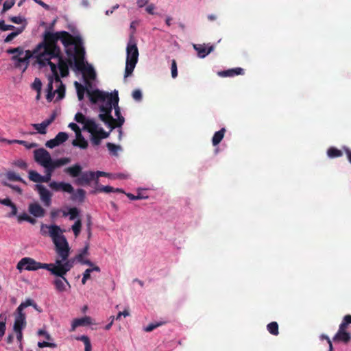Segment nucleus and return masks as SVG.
<instances>
[{"label": "nucleus", "mask_w": 351, "mask_h": 351, "mask_svg": "<svg viewBox=\"0 0 351 351\" xmlns=\"http://www.w3.org/2000/svg\"><path fill=\"white\" fill-rule=\"evenodd\" d=\"M73 35L66 31L56 32L55 33L45 31L43 34V39L33 51L26 50L25 58L28 61L34 56L36 62L41 66H45L53 63L51 60L60 53V47L58 45V40H60L64 47L71 43L73 40Z\"/></svg>", "instance_id": "1"}, {"label": "nucleus", "mask_w": 351, "mask_h": 351, "mask_svg": "<svg viewBox=\"0 0 351 351\" xmlns=\"http://www.w3.org/2000/svg\"><path fill=\"white\" fill-rule=\"evenodd\" d=\"M73 38H74L71 43L64 47L66 55L74 59V67L76 70L84 72V76L90 80H94L96 74L93 68L90 66H86L84 64L85 50L82 38L80 36H73Z\"/></svg>", "instance_id": "2"}, {"label": "nucleus", "mask_w": 351, "mask_h": 351, "mask_svg": "<svg viewBox=\"0 0 351 351\" xmlns=\"http://www.w3.org/2000/svg\"><path fill=\"white\" fill-rule=\"evenodd\" d=\"M43 228L49 229V234L55 245L56 253L62 261H66L69 256L70 247L66 239L62 234L63 230L57 225L45 226L43 224L42 232Z\"/></svg>", "instance_id": "3"}, {"label": "nucleus", "mask_w": 351, "mask_h": 351, "mask_svg": "<svg viewBox=\"0 0 351 351\" xmlns=\"http://www.w3.org/2000/svg\"><path fill=\"white\" fill-rule=\"evenodd\" d=\"M119 100L117 92L114 95L108 93L106 101H101L103 104L99 106L101 113L99 114V118L104 122L110 130L114 129V126L110 125V123L114 121V118L111 114L112 110L115 106H117Z\"/></svg>", "instance_id": "4"}, {"label": "nucleus", "mask_w": 351, "mask_h": 351, "mask_svg": "<svg viewBox=\"0 0 351 351\" xmlns=\"http://www.w3.org/2000/svg\"><path fill=\"white\" fill-rule=\"evenodd\" d=\"M82 167L79 164H75L65 168L64 171L73 178H77L75 182L77 185H88L91 181L95 180V173L94 171L82 172Z\"/></svg>", "instance_id": "5"}, {"label": "nucleus", "mask_w": 351, "mask_h": 351, "mask_svg": "<svg viewBox=\"0 0 351 351\" xmlns=\"http://www.w3.org/2000/svg\"><path fill=\"white\" fill-rule=\"evenodd\" d=\"M51 267V263H42L29 257L21 258L16 265L19 270L25 269L27 271H36L39 269H45L49 271Z\"/></svg>", "instance_id": "6"}, {"label": "nucleus", "mask_w": 351, "mask_h": 351, "mask_svg": "<svg viewBox=\"0 0 351 351\" xmlns=\"http://www.w3.org/2000/svg\"><path fill=\"white\" fill-rule=\"evenodd\" d=\"M56 269L51 267L49 271L51 274L57 278H56L53 281V285H54L55 289L58 293H63L67 290V287L71 288V285L66 278L65 277L66 274H58L55 272Z\"/></svg>", "instance_id": "7"}, {"label": "nucleus", "mask_w": 351, "mask_h": 351, "mask_svg": "<svg viewBox=\"0 0 351 351\" xmlns=\"http://www.w3.org/2000/svg\"><path fill=\"white\" fill-rule=\"evenodd\" d=\"M69 58L67 59H65L62 57L61 49H60V53L58 56H53V58H58V66L60 70V76L62 77H66L69 73V66H74V59L73 58Z\"/></svg>", "instance_id": "8"}, {"label": "nucleus", "mask_w": 351, "mask_h": 351, "mask_svg": "<svg viewBox=\"0 0 351 351\" xmlns=\"http://www.w3.org/2000/svg\"><path fill=\"white\" fill-rule=\"evenodd\" d=\"M74 260L68 258L66 261L56 259L54 264L51 263V267L56 269L55 272L58 274H66L73 267Z\"/></svg>", "instance_id": "9"}, {"label": "nucleus", "mask_w": 351, "mask_h": 351, "mask_svg": "<svg viewBox=\"0 0 351 351\" xmlns=\"http://www.w3.org/2000/svg\"><path fill=\"white\" fill-rule=\"evenodd\" d=\"M50 68L53 75H54L55 83L58 84V87L55 90V93L58 94V99H62L64 97L65 86L60 80V77L58 73L56 64L55 63H51Z\"/></svg>", "instance_id": "10"}, {"label": "nucleus", "mask_w": 351, "mask_h": 351, "mask_svg": "<svg viewBox=\"0 0 351 351\" xmlns=\"http://www.w3.org/2000/svg\"><path fill=\"white\" fill-rule=\"evenodd\" d=\"M34 156L35 161L43 167L47 165L50 161L51 155L48 151L44 148L37 149L34 151Z\"/></svg>", "instance_id": "11"}, {"label": "nucleus", "mask_w": 351, "mask_h": 351, "mask_svg": "<svg viewBox=\"0 0 351 351\" xmlns=\"http://www.w3.org/2000/svg\"><path fill=\"white\" fill-rule=\"evenodd\" d=\"M35 189L38 191L41 202L45 206H49L51 204L52 193L43 185L36 184Z\"/></svg>", "instance_id": "12"}, {"label": "nucleus", "mask_w": 351, "mask_h": 351, "mask_svg": "<svg viewBox=\"0 0 351 351\" xmlns=\"http://www.w3.org/2000/svg\"><path fill=\"white\" fill-rule=\"evenodd\" d=\"M87 94L90 102L93 104H97L99 101H106V98H108V93H105L99 90V89H96L92 91L87 90Z\"/></svg>", "instance_id": "13"}, {"label": "nucleus", "mask_w": 351, "mask_h": 351, "mask_svg": "<svg viewBox=\"0 0 351 351\" xmlns=\"http://www.w3.org/2000/svg\"><path fill=\"white\" fill-rule=\"evenodd\" d=\"M69 138L67 133L64 132H59L54 138L47 141L45 145L46 147L53 149L56 146L64 143Z\"/></svg>", "instance_id": "14"}, {"label": "nucleus", "mask_w": 351, "mask_h": 351, "mask_svg": "<svg viewBox=\"0 0 351 351\" xmlns=\"http://www.w3.org/2000/svg\"><path fill=\"white\" fill-rule=\"evenodd\" d=\"M127 60L138 61V50L135 43H132L131 40L128 44L127 49Z\"/></svg>", "instance_id": "15"}, {"label": "nucleus", "mask_w": 351, "mask_h": 351, "mask_svg": "<svg viewBox=\"0 0 351 351\" xmlns=\"http://www.w3.org/2000/svg\"><path fill=\"white\" fill-rule=\"evenodd\" d=\"M26 326V320L21 319V318H16L14 319V323L13 329L14 331L16 334V339L19 342H21L23 339V333L22 330Z\"/></svg>", "instance_id": "16"}, {"label": "nucleus", "mask_w": 351, "mask_h": 351, "mask_svg": "<svg viewBox=\"0 0 351 351\" xmlns=\"http://www.w3.org/2000/svg\"><path fill=\"white\" fill-rule=\"evenodd\" d=\"M35 302L30 298L27 299L25 302H22L16 308L15 313V317L26 320L25 314L23 313V310L27 306H32Z\"/></svg>", "instance_id": "17"}, {"label": "nucleus", "mask_w": 351, "mask_h": 351, "mask_svg": "<svg viewBox=\"0 0 351 351\" xmlns=\"http://www.w3.org/2000/svg\"><path fill=\"white\" fill-rule=\"evenodd\" d=\"M28 211L35 217H43L45 215V210L37 202L29 204Z\"/></svg>", "instance_id": "18"}, {"label": "nucleus", "mask_w": 351, "mask_h": 351, "mask_svg": "<svg viewBox=\"0 0 351 351\" xmlns=\"http://www.w3.org/2000/svg\"><path fill=\"white\" fill-rule=\"evenodd\" d=\"M70 162L71 159L70 158L68 157L61 158L56 160H53L51 158L50 161L48 162L47 165L45 167H49L53 171H54L56 168L67 165Z\"/></svg>", "instance_id": "19"}, {"label": "nucleus", "mask_w": 351, "mask_h": 351, "mask_svg": "<svg viewBox=\"0 0 351 351\" xmlns=\"http://www.w3.org/2000/svg\"><path fill=\"white\" fill-rule=\"evenodd\" d=\"M92 319L88 316H85L81 318L74 319L71 324L70 331H75L76 328L79 326H86L92 324Z\"/></svg>", "instance_id": "20"}, {"label": "nucleus", "mask_w": 351, "mask_h": 351, "mask_svg": "<svg viewBox=\"0 0 351 351\" xmlns=\"http://www.w3.org/2000/svg\"><path fill=\"white\" fill-rule=\"evenodd\" d=\"M244 70L237 67L218 72V75L222 77H234L235 75H243Z\"/></svg>", "instance_id": "21"}, {"label": "nucleus", "mask_w": 351, "mask_h": 351, "mask_svg": "<svg viewBox=\"0 0 351 351\" xmlns=\"http://www.w3.org/2000/svg\"><path fill=\"white\" fill-rule=\"evenodd\" d=\"M114 109L115 116L117 117V119H114V121H112L110 123V125L114 126V129L117 127V128L121 127L125 122V119L121 115L120 108L118 104H117V106H115L114 107Z\"/></svg>", "instance_id": "22"}, {"label": "nucleus", "mask_w": 351, "mask_h": 351, "mask_svg": "<svg viewBox=\"0 0 351 351\" xmlns=\"http://www.w3.org/2000/svg\"><path fill=\"white\" fill-rule=\"evenodd\" d=\"M351 339V335L347 331L338 330L332 340L335 342H343L348 343Z\"/></svg>", "instance_id": "23"}, {"label": "nucleus", "mask_w": 351, "mask_h": 351, "mask_svg": "<svg viewBox=\"0 0 351 351\" xmlns=\"http://www.w3.org/2000/svg\"><path fill=\"white\" fill-rule=\"evenodd\" d=\"M193 47L194 49L197 51L198 56L202 58H205L214 49L213 46H210L208 49L201 45H194Z\"/></svg>", "instance_id": "24"}, {"label": "nucleus", "mask_w": 351, "mask_h": 351, "mask_svg": "<svg viewBox=\"0 0 351 351\" xmlns=\"http://www.w3.org/2000/svg\"><path fill=\"white\" fill-rule=\"evenodd\" d=\"M75 339L77 341H82L84 344V351H92V345L90 343V338L86 335L77 336L75 337Z\"/></svg>", "instance_id": "25"}, {"label": "nucleus", "mask_w": 351, "mask_h": 351, "mask_svg": "<svg viewBox=\"0 0 351 351\" xmlns=\"http://www.w3.org/2000/svg\"><path fill=\"white\" fill-rule=\"evenodd\" d=\"M97 125L95 121L92 119H88L84 125L83 129L87 130L91 134L96 133L97 130Z\"/></svg>", "instance_id": "26"}, {"label": "nucleus", "mask_w": 351, "mask_h": 351, "mask_svg": "<svg viewBox=\"0 0 351 351\" xmlns=\"http://www.w3.org/2000/svg\"><path fill=\"white\" fill-rule=\"evenodd\" d=\"M226 132L225 128H221L220 130L216 132L212 138V143L214 146L217 145L222 141Z\"/></svg>", "instance_id": "27"}, {"label": "nucleus", "mask_w": 351, "mask_h": 351, "mask_svg": "<svg viewBox=\"0 0 351 351\" xmlns=\"http://www.w3.org/2000/svg\"><path fill=\"white\" fill-rule=\"evenodd\" d=\"M72 145L82 149H86L88 145L87 141L84 138L82 134L81 136L76 137V139L73 141Z\"/></svg>", "instance_id": "28"}, {"label": "nucleus", "mask_w": 351, "mask_h": 351, "mask_svg": "<svg viewBox=\"0 0 351 351\" xmlns=\"http://www.w3.org/2000/svg\"><path fill=\"white\" fill-rule=\"evenodd\" d=\"M86 191L82 189H78L75 193H73L72 199L82 203L84 201Z\"/></svg>", "instance_id": "29"}, {"label": "nucleus", "mask_w": 351, "mask_h": 351, "mask_svg": "<svg viewBox=\"0 0 351 351\" xmlns=\"http://www.w3.org/2000/svg\"><path fill=\"white\" fill-rule=\"evenodd\" d=\"M25 28V25L16 28V31L11 32L9 34L4 40L5 43L11 42L15 37L21 34Z\"/></svg>", "instance_id": "30"}, {"label": "nucleus", "mask_w": 351, "mask_h": 351, "mask_svg": "<svg viewBox=\"0 0 351 351\" xmlns=\"http://www.w3.org/2000/svg\"><path fill=\"white\" fill-rule=\"evenodd\" d=\"M28 178L31 181H33L36 183L43 182V176H41L37 171L34 170L29 171Z\"/></svg>", "instance_id": "31"}, {"label": "nucleus", "mask_w": 351, "mask_h": 351, "mask_svg": "<svg viewBox=\"0 0 351 351\" xmlns=\"http://www.w3.org/2000/svg\"><path fill=\"white\" fill-rule=\"evenodd\" d=\"M327 155L330 158H339L343 156V152L335 147H330L327 150Z\"/></svg>", "instance_id": "32"}, {"label": "nucleus", "mask_w": 351, "mask_h": 351, "mask_svg": "<svg viewBox=\"0 0 351 351\" xmlns=\"http://www.w3.org/2000/svg\"><path fill=\"white\" fill-rule=\"evenodd\" d=\"M137 62L136 61H130L126 60V65L125 69V77H128L131 75Z\"/></svg>", "instance_id": "33"}, {"label": "nucleus", "mask_w": 351, "mask_h": 351, "mask_svg": "<svg viewBox=\"0 0 351 351\" xmlns=\"http://www.w3.org/2000/svg\"><path fill=\"white\" fill-rule=\"evenodd\" d=\"M6 178L10 181H17L25 184V181L14 171H9L5 174Z\"/></svg>", "instance_id": "34"}, {"label": "nucleus", "mask_w": 351, "mask_h": 351, "mask_svg": "<svg viewBox=\"0 0 351 351\" xmlns=\"http://www.w3.org/2000/svg\"><path fill=\"white\" fill-rule=\"evenodd\" d=\"M74 84L76 88L77 97L80 101H82L84 99L85 92H87L88 90L77 82H75Z\"/></svg>", "instance_id": "35"}, {"label": "nucleus", "mask_w": 351, "mask_h": 351, "mask_svg": "<svg viewBox=\"0 0 351 351\" xmlns=\"http://www.w3.org/2000/svg\"><path fill=\"white\" fill-rule=\"evenodd\" d=\"M12 60L16 62V67H20L21 66L22 64H25V68H27L29 64L28 60L25 59V57H21V56L19 55H14L12 57Z\"/></svg>", "instance_id": "36"}, {"label": "nucleus", "mask_w": 351, "mask_h": 351, "mask_svg": "<svg viewBox=\"0 0 351 351\" xmlns=\"http://www.w3.org/2000/svg\"><path fill=\"white\" fill-rule=\"evenodd\" d=\"M7 315L5 313L0 314V339L5 335Z\"/></svg>", "instance_id": "37"}, {"label": "nucleus", "mask_w": 351, "mask_h": 351, "mask_svg": "<svg viewBox=\"0 0 351 351\" xmlns=\"http://www.w3.org/2000/svg\"><path fill=\"white\" fill-rule=\"evenodd\" d=\"M267 329L269 332L273 335H278L279 334L278 331V324L276 322H272L267 324Z\"/></svg>", "instance_id": "38"}, {"label": "nucleus", "mask_w": 351, "mask_h": 351, "mask_svg": "<svg viewBox=\"0 0 351 351\" xmlns=\"http://www.w3.org/2000/svg\"><path fill=\"white\" fill-rule=\"evenodd\" d=\"M114 190V188L110 186H98L94 191H93L92 193H111L113 192Z\"/></svg>", "instance_id": "39"}, {"label": "nucleus", "mask_w": 351, "mask_h": 351, "mask_svg": "<svg viewBox=\"0 0 351 351\" xmlns=\"http://www.w3.org/2000/svg\"><path fill=\"white\" fill-rule=\"evenodd\" d=\"M15 4V0H7L3 4V8L1 14H5L8 10L11 9Z\"/></svg>", "instance_id": "40"}, {"label": "nucleus", "mask_w": 351, "mask_h": 351, "mask_svg": "<svg viewBox=\"0 0 351 351\" xmlns=\"http://www.w3.org/2000/svg\"><path fill=\"white\" fill-rule=\"evenodd\" d=\"M72 230L75 234V237H77L80 232L82 228V221L81 219H78L75 223L71 227Z\"/></svg>", "instance_id": "41"}, {"label": "nucleus", "mask_w": 351, "mask_h": 351, "mask_svg": "<svg viewBox=\"0 0 351 351\" xmlns=\"http://www.w3.org/2000/svg\"><path fill=\"white\" fill-rule=\"evenodd\" d=\"M165 324V322H158L156 323H151L144 328V330L145 332H151L156 329V328L164 325Z\"/></svg>", "instance_id": "42"}, {"label": "nucleus", "mask_w": 351, "mask_h": 351, "mask_svg": "<svg viewBox=\"0 0 351 351\" xmlns=\"http://www.w3.org/2000/svg\"><path fill=\"white\" fill-rule=\"evenodd\" d=\"M32 125L39 134H45L47 133V127L43 123H34Z\"/></svg>", "instance_id": "43"}, {"label": "nucleus", "mask_w": 351, "mask_h": 351, "mask_svg": "<svg viewBox=\"0 0 351 351\" xmlns=\"http://www.w3.org/2000/svg\"><path fill=\"white\" fill-rule=\"evenodd\" d=\"M6 52L8 54L19 55L21 56L24 53V49L22 47H18L16 48H10L7 49Z\"/></svg>", "instance_id": "44"}, {"label": "nucleus", "mask_w": 351, "mask_h": 351, "mask_svg": "<svg viewBox=\"0 0 351 351\" xmlns=\"http://www.w3.org/2000/svg\"><path fill=\"white\" fill-rule=\"evenodd\" d=\"M32 88L38 92L37 99L40 97V92L42 88V82L38 78H36L32 84Z\"/></svg>", "instance_id": "45"}, {"label": "nucleus", "mask_w": 351, "mask_h": 351, "mask_svg": "<svg viewBox=\"0 0 351 351\" xmlns=\"http://www.w3.org/2000/svg\"><path fill=\"white\" fill-rule=\"evenodd\" d=\"M17 27L12 25H6L3 20H0V31L5 32L8 30H15Z\"/></svg>", "instance_id": "46"}, {"label": "nucleus", "mask_w": 351, "mask_h": 351, "mask_svg": "<svg viewBox=\"0 0 351 351\" xmlns=\"http://www.w3.org/2000/svg\"><path fill=\"white\" fill-rule=\"evenodd\" d=\"M45 175L43 176V182H49L54 171L49 167H44Z\"/></svg>", "instance_id": "47"}, {"label": "nucleus", "mask_w": 351, "mask_h": 351, "mask_svg": "<svg viewBox=\"0 0 351 351\" xmlns=\"http://www.w3.org/2000/svg\"><path fill=\"white\" fill-rule=\"evenodd\" d=\"M79 214L80 211L76 207L70 208L69 210V219L71 221L76 219L79 216Z\"/></svg>", "instance_id": "48"}, {"label": "nucleus", "mask_w": 351, "mask_h": 351, "mask_svg": "<svg viewBox=\"0 0 351 351\" xmlns=\"http://www.w3.org/2000/svg\"><path fill=\"white\" fill-rule=\"evenodd\" d=\"M60 190L69 193H73L74 192V189L72 185L65 182H61Z\"/></svg>", "instance_id": "49"}, {"label": "nucleus", "mask_w": 351, "mask_h": 351, "mask_svg": "<svg viewBox=\"0 0 351 351\" xmlns=\"http://www.w3.org/2000/svg\"><path fill=\"white\" fill-rule=\"evenodd\" d=\"M15 143L19 144V145H22L23 146H25L26 148L27 149H31V148H33V147H37V144L35 143H29L25 141H23V140H16L14 141Z\"/></svg>", "instance_id": "50"}, {"label": "nucleus", "mask_w": 351, "mask_h": 351, "mask_svg": "<svg viewBox=\"0 0 351 351\" xmlns=\"http://www.w3.org/2000/svg\"><path fill=\"white\" fill-rule=\"evenodd\" d=\"M106 147H108V150L114 155H117V151L121 149L119 145H116L112 143H108L106 144Z\"/></svg>", "instance_id": "51"}, {"label": "nucleus", "mask_w": 351, "mask_h": 351, "mask_svg": "<svg viewBox=\"0 0 351 351\" xmlns=\"http://www.w3.org/2000/svg\"><path fill=\"white\" fill-rule=\"evenodd\" d=\"M74 119H75V121H77V123H82L84 125L86 123V121H87V120H88L85 117V116L81 112L76 113Z\"/></svg>", "instance_id": "52"}, {"label": "nucleus", "mask_w": 351, "mask_h": 351, "mask_svg": "<svg viewBox=\"0 0 351 351\" xmlns=\"http://www.w3.org/2000/svg\"><path fill=\"white\" fill-rule=\"evenodd\" d=\"M8 20L15 24H21L25 21V19L21 16H10Z\"/></svg>", "instance_id": "53"}, {"label": "nucleus", "mask_w": 351, "mask_h": 351, "mask_svg": "<svg viewBox=\"0 0 351 351\" xmlns=\"http://www.w3.org/2000/svg\"><path fill=\"white\" fill-rule=\"evenodd\" d=\"M69 128L75 132L76 137L81 136V130L79 126L75 123H71L69 124Z\"/></svg>", "instance_id": "54"}, {"label": "nucleus", "mask_w": 351, "mask_h": 351, "mask_svg": "<svg viewBox=\"0 0 351 351\" xmlns=\"http://www.w3.org/2000/svg\"><path fill=\"white\" fill-rule=\"evenodd\" d=\"M93 271V269H86L83 274V277L82 279V285H85L86 283L87 280L90 278V273Z\"/></svg>", "instance_id": "55"}, {"label": "nucleus", "mask_w": 351, "mask_h": 351, "mask_svg": "<svg viewBox=\"0 0 351 351\" xmlns=\"http://www.w3.org/2000/svg\"><path fill=\"white\" fill-rule=\"evenodd\" d=\"M38 346L40 348H45V347H49L51 348H56L57 347V345L54 343L43 341V342H38Z\"/></svg>", "instance_id": "56"}, {"label": "nucleus", "mask_w": 351, "mask_h": 351, "mask_svg": "<svg viewBox=\"0 0 351 351\" xmlns=\"http://www.w3.org/2000/svg\"><path fill=\"white\" fill-rule=\"evenodd\" d=\"M171 76L173 78H176L178 76V69H177V63L175 60H173L171 62Z\"/></svg>", "instance_id": "57"}, {"label": "nucleus", "mask_w": 351, "mask_h": 351, "mask_svg": "<svg viewBox=\"0 0 351 351\" xmlns=\"http://www.w3.org/2000/svg\"><path fill=\"white\" fill-rule=\"evenodd\" d=\"M3 184L5 186H8L12 189H13L14 191H16L19 194H22V189H21V187H19V186H16V185H12L11 184H9L6 182H3Z\"/></svg>", "instance_id": "58"}, {"label": "nucleus", "mask_w": 351, "mask_h": 351, "mask_svg": "<svg viewBox=\"0 0 351 351\" xmlns=\"http://www.w3.org/2000/svg\"><path fill=\"white\" fill-rule=\"evenodd\" d=\"M101 139L102 138L97 133L92 134L91 141L93 145H99L101 143Z\"/></svg>", "instance_id": "59"}, {"label": "nucleus", "mask_w": 351, "mask_h": 351, "mask_svg": "<svg viewBox=\"0 0 351 351\" xmlns=\"http://www.w3.org/2000/svg\"><path fill=\"white\" fill-rule=\"evenodd\" d=\"M48 80H49V82L47 84V92L53 91V82H55L54 75L52 74V75L49 76Z\"/></svg>", "instance_id": "60"}, {"label": "nucleus", "mask_w": 351, "mask_h": 351, "mask_svg": "<svg viewBox=\"0 0 351 351\" xmlns=\"http://www.w3.org/2000/svg\"><path fill=\"white\" fill-rule=\"evenodd\" d=\"M132 97L136 101H141L142 99V93L140 90L136 89L132 92Z\"/></svg>", "instance_id": "61"}, {"label": "nucleus", "mask_w": 351, "mask_h": 351, "mask_svg": "<svg viewBox=\"0 0 351 351\" xmlns=\"http://www.w3.org/2000/svg\"><path fill=\"white\" fill-rule=\"evenodd\" d=\"M49 186L54 191H60L61 182H52L49 184Z\"/></svg>", "instance_id": "62"}, {"label": "nucleus", "mask_w": 351, "mask_h": 351, "mask_svg": "<svg viewBox=\"0 0 351 351\" xmlns=\"http://www.w3.org/2000/svg\"><path fill=\"white\" fill-rule=\"evenodd\" d=\"M88 245H87L82 249L81 252L76 256L75 258H82V257H84V256L88 254Z\"/></svg>", "instance_id": "63"}, {"label": "nucleus", "mask_w": 351, "mask_h": 351, "mask_svg": "<svg viewBox=\"0 0 351 351\" xmlns=\"http://www.w3.org/2000/svg\"><path fill=\"white\" fill-rule=\"evenodd\" d=\"M343 150L346 153L349 162L351 164V149L348 147H343Z\"/></svg>", "instance_id": "64"}]
</instances>
